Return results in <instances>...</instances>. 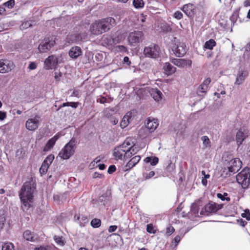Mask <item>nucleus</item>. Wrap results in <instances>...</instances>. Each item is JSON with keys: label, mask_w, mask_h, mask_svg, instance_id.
<instances>
[{"label": "nucleus", "mask_w": 250, "mask_h": 250, "mask_svg": "<svg viewBox=\"0 0 250 250\" xmlns=\"http://www.w3.org/2000/svg\"><path fill=\"white\" fill-rule=\"evenodd\" d=\"M175 231V229L172 226H169L166 229V234L168 236L170 235L171 234H172Z\"/></svg>", "instance_id": "de8ad7c7"}, {"label": "nucleus", "mask_w": 250, "mask_h": 250, "mask_svg": "<svg viewBox=\"0 0 250 250\" xmlns=\"http://www.w3.org/2000/svg\"><path fill=\"white\" fill-rule=\"evenodd\" d=\"M145 162L146 163H150L152 166L156 165L159 161V159L156 157H147L144 160Z\"/></svg>", "instance_id": "c756f323"}, {"label": "nucleus", "mask_w": 250, "mask_h": 250, "mask_svg": "<svg viewBox=\"0 0 250 250\" xmlns=\"http://www.w3.org/2000/svg\"><path fill=\"white\" fill-rule=\"evenodd\" d=\"M31 26V23L29 21H26L22 23L21 26V28H27Z\"/></svg>", "instance_id": "13d9d810"}, {"label": "nucleus", "mask_w": 250, "mask_h": 250, "mask_svg": "<svg viewBox=\"0 0 250 250\" xmlns=\"http://www.w3.org/2000/svg\"><path fill=\"white\" fill-rule=\"evenodd\" d=\"M23 237L25 240L31 242H34L38 238V237L37 235L34 234L33 232L29 230H27L24 232L23 234Z\"/></svg>", "instance_id": "a878e982"}, {"label": "nucleus", "mask_w": 250, "mask_h": 250, "mask_svg": "<svg viewBox=\"0 0 250 250\" xmlns=\"http://www.w3.org/2000/svg\"><path fill=\"white\" fill-rule=\"evenodd\" d=\"M81 48L79 46H73L71 47L69 51V56L73 59H76L82 55Z\"/></svg>", "instance_id": "b1692460"}, {"label": "nucleus", "mask_w": 250, "mask_h": 250, "mask_svg": "<svg viewBox=\"0 0 250 250\" xmlns=\"http://www.w3.org/2000/svg\"><path fill=\"white\" fill-rule=\"evenodd\" d=\"M133 5L136 8H141L144 6L143 0H133Z\"/></svg>", "instance_id": "72a5a7b5"}, {"label": "nucleus", "mask_w": 250, "mask_h": 250, "mask_svg": "<svg viewBox=\"0 0 250 250\" xmlns=\"http://www.w3.org/2000/svg\"><path fill=\"white\" fill-rule=\"evenodd\" d=\"M54 239L55 242L60 246H63L65 244V242L62 239V236H54Z\"/></svg>", "instance_id": "473e14b6"}, {"label": "nucleus", "mask_w": 250, "mask_h": 250, "mask_svg": "<svg viewBox=\"0 0 250 250\" xmlns=\"http://www.w3.org/2000/svg\"><path fill=\"white\" fill-rule=\"evenodd\" d=\"M144 38V34L141 31H134L129 33L127 40L129 44L135 46L142 42Z\"/></svg>", "instance_id": "0eeeda50"}, {"label": "nucleus", "mask_w": 250, "mask_h": 250, "mask_svg": "<svg viewBox=\"0 0 250 250\" xmlns=\"http://www.w3.org/2000/svg\"><path fill=\"white\" fill-rule=\"evenodd\" d=\"M242 216L243 218H246L247 220H250V212L249 209H246L244 213L242 214Z\"/></svg>", "instance_id": "09e8293b"}, {"label": "nucleus", "mask_w": 250, "mask_h": 250, "mask_svg": "<svg viewBox=\"0 0 250 250\" xmlns=\"http://www.w3.org/2000/svg\"><path fill=\"white\" fill-rule=\"evenodd\" d=\"M183 15L180 11H176L173 14V17L177 20H180L183 18Z\"/></svg>", "instance_id": "a18cd8bd"}, {"label": "nucleus", "mask_w": 250, "mask_h": 250, "mask_svg": "<svg viewBox=\"0 0 250 250\" xmlns=\"http://www.w3.org/2000/svg\"><path fill=\"white\" fill-rule=\"evenodd\" d=\"M238 17V14L236 12L233 13L230 17V20L233 25L236 22Z\"/></svg>", "instance_id": "79ce46f5"}, {"label": "nucleus", "mask_w": 250, "mask_h": 250, "mask_svg": "<svg viewBox=\"0 0 250 250\" xmlns=\"http://www.w3.org/2000/svg\"><path fill=\"white\" fill-rule=\"evenodd\" d=\"M11 62L6 60H0V73H5L10 71Z\"/></svg>", "instance_id": "6ab92c4d"}, {"label": "nucleus", "mask_w": 250, "mask_h": 250, "mask_svg": "<svg viewBox=\"0 0 250 250\" xmlns=\"http://www.w3.org/2000/svg\"><path fill=\"white\" fill-rule=\"evenodd\" d=\"M159 123L157 119L148 118L146 123V127L150 132H152L158 127Z\"/></svg>", "instance_id": "a211bd4d"}, {"label": "nucleus", "mask_w": 250, "mask_h": 250, "mask_svg": "<svg viewBox=\"0 0 250 250\" xmlns=\"http://www.w3.org/2000/svg\"><path fill=\"white\" fill-rule=\"evenodd\" d=\"M2 250H14V245L11 243H6L2 245Z\"/></svg>", "instance_id": "58836bf2"}, {"label": "nucleus", "mask_w": 250, "mask_h": 250, "mask_svg": "<svg viewBox=\"0 0 250 250\" xmlns=\"http://www.w3.org/2000/svg\"><path fill=\"white\" fill-rule=\"evenodd\" d=\"M116 50L121 52H126V48L124 45H118L116 46Z\"/></svg>", "instance_id": "4d7b16f0"}, {"label": "nucleus", "mask_w": 250, "mask_h": 250, "mask_svg": "<svg viewBox=\"0 0 250 250\" xmlns=\"http://www.w3.org/2000/svg\"><path fill=\"white\" fill-rule=\"evenodd\" d=\"M242 162L239 158L232 159L228 163L229 173H226L225 177H229L232 174L237 172L242 167Z\"/></svg>", "instance_id": "6e6552de"}, {"label": "nucleus", "mask_w": 250, "mask_h": 250, "mask_svg": "<svg viewBox=\"0 0 250 250\" xmlns=\"http://www.w3.org/2000/svg\"><path fill=\"white\" fill-rule=\"evenodd\" d=\"M111 200V193L109 191H107L99 197L98 202L100 205L105 206L109 205Z\"/></svg>", "instance_id": "dca6fc26"}, {"label": "nucleus", "mask_w": 250, "mask_h": 250, "mask_svg": "<svg viewBox=\"0 0 250 250\" xmlns=\"http://www.w3.org/2000/svg\"><path fill=\"white\" fill-rule=\"evenodd\" d=\"M101 224V221L100 219L95 218L92 220L91 222V225L94 228H99Z\"/></svg>", "instance_id": "f704fd0d"}, {"label": "nucleus", "mask_w": 250, "mask_h": 250, "mask_svg": "<svg viewBox=\"0 0 250 250\" xmlns=\"http://www.w3.org/2000/svg\"><path fill=\"white\" fill-rule=\"evenodd\" d=\"M115 20L111 17L95 21L90 27V31L94 35H100L108 31L115 24Z\"/></svg>", "instance_id": "7ed1b4c3"}, {"label": "nucleus", "mask_w": 250, "mask_h": 250, "mask_svg": "<svg viewBox=\"0 0 250 250\" xmlns=\"http://www.w3.org/2000/svg\"><path fill=\"white\" fill-rule=\"evenodd\" d=\"M182 10L188 17H191L196 13V6L193 4L188 3L183 6Z\"/></svg>", "instance_id": "f3484780"}, {"label": "nucleus", "mask_w": 250, "mask_h": 250, "mask_svg": "<svg viewBox=\"0 0 250 250\" xmlns=\"http://www.w3.org/2000/svg\"><path fill=\"white\" fill-rule=\"evenodd\" d=\"M62 73L61 72H55L54 76L55 79L58 81H60V78L62 76Z\"/></svg>", "instance_id": "6e6d98bb"}, {"label": "nucleus", "mask_w": 250, "mask_h": 250, "mask_svg": "<svg viewBox=\"0 0 250 250\" xmlns=\"http://www.w3.org/2000/svg\"><path fill=\"white\" fill-rule=\"evenodd\" d=\"M248 76V72L247 71H239L237 74L235 84L237 85L242 84Z\"/></svg>", "instance_id": "412c9836"}, {"label": "nucleus", "mask_w": 250, "mask_h": 250, "mask_svg": "<svg viewBox=\"0 0 250 250\" xmlns=\"http://www.w3.org/2000/svg\"><path fill=\"white\" fill-rule=\"evenodd\" d=\"M124 63L126 64L128 66H129L131 62L129 61V58L127 56H125L124 58Z\"/></svg>", "instance_id": "69168bd1"}, {"label": "nucleus", "mask_w": 250, "mask_h": 250, "mask_svg": "<svg viewBox=\"0 0 250 250\" xmlns=\"http://www.w3.org/2000/svg\"><path fill=\"white\" fill-rule=\"evenodd\" d=\"M149 92L155 101H159L162 99L163 94L159 89L152 88L150 90Z\"/></svg>", "instance_id": "bb28decb"}, {"label": "nucleus", "mask_w": 250, "mask_h": 250, "mask_svg": "<svg viewBox=\"0 0 250 250\" xmlns=\"http://www.w3.org/2000/svg\"><path fill=\"white\" fill-rule=\"evenodd\" d=\"M74 218L76 220L79 221V224L80 226H81V227L84 226L85 224L88 222V218H87L86 216L84 215H80V214L75 215L74 216Z\"/></svg>", "instance_id": "c85d7f7f"}, {"label": "nucleus", "mask_w": 250, "mask_h": 250, "mask_svg": "<svg viewBox=\"0 0 250 250\" xmlns=\"http://www.w3.org/2000/svg\"><path fill=\"white\" fill-rule=\"evenodd\" d=\"M92 177L93 178H102L104 177V175L102 174L99 173L97 172H95L93 174Z\"/></svg>", "instance_id": "bf43d9fd"}, {"label": "nucleus", "mask_w": 250, "mask_h": 250, "mask_svg": "<svg viewBox=\"0 0 250 250\" xmlns=\"http://www.w3.org/2000/svg\"><path fill=\"white\" fill-rule=\"evenodd\" d=\"M141 157L139 155H136L132 158L125 166V171H127L131 169L133 167L140 161Z\"/></svg>", "instance_id": "aec40b11"}, {"label": "nucleus", "mask_w": 250, "mask_h": 250, "mask_svg": "<svg viewBox=\"0 0 250 250\" xmlns=\"http://www.w3.org/2000/svg\"><path fill=\"white\" fill-rule=\"evenodd\" d=\"M117 229V226H115V225L110 226L109 227L108 231L109 232H114Z\"/></svg>", "instance_id": "e2e57ef3"}, {"label": "nucleus", "mask_w": 250, "mask_h": 250, "mask_svg": "<svg viewBox=\"0 0 250 250\" xmlns=\"http://www.w3.org/2000/svg\"><path fill=\"white\" fill-rule=\"evenodd\" d=\"M163 70L167 76H170L176 72V68L172 66L169 62H167L164 64Z\"/></svg>", "instance_id": "393cba45"}, {"label": "nucleus", "mask_w": 250, "mask_h": 250, "mask_svg": "<svg viewBox=\"0 0 250 250\" xmlns=\"http://www.w3.org/2000/svg\"><path fill=\"white\" fill-rule=\"evenodd\" d=\"M191 211L194 214L198 213L199 211V206L197 203H193L191 206Z\"/></svg>", "instance_id": "a19ab883"}, {"label": "nucleus", "mask_w": 250, "mask_h": 250, "mask_svg": "<svg viewBox=\"0 0 250 250\" xmlns=\"http://www.w3.org/2000/svg\"><path fill=\"white\" fill-rule=\"evenodd\" d=\"M60 135L56 134L54 137L49 139L47 142L45 146L43 148L44 151H48L52 148L55 145L57 140L59 138Z\"/></svg>", "instance_id": "4be33fe9"}, {"label": "nucleus", "mask_w": 250, "mask_h": 250, "mask_svg": "<svg viewBox=\"0 0 250 250\" xmlns=\"http://www.w3.org/2000/svg\"><path fill=\"white\" fill-rule=\"evenodd\" d=\"M216 45V42L213 39H210L209 41H207L205 44L204 47L206 49L211 50L213 49V47Z\"/></svg>", "instance_id": "7c9ffc66"}, {"label": "nucleus", "mask_w": 250, "mask_h": 250, "mask_svg": "<svg viewBox=\"0 0 250 250\" xmlns=\"http://www.w3.org/2000/svg\"><path fill=\"white\" fill-rule=\"evenodd\" d=\"M76 143V139L72 138L60 151L59 156L65 160L69 159L75 153Z\"/></svg>", "instance_id": "20e7f679"}, {"label": "nucleus", "mask_w": 250, "mask_h": 250, "mask_svg": "<svg viewBox=\"0 0 250 250\" xmlns=\"http://www.w3.org/2000/svg\"><path fill=\"white\" fill-rule=\"evenodd\" d=\"M201 140L203 142L204 145L206 147H207L208 146L209 143H210V141H209V140L208 137L207 136H202L201 137Z\"/></svg>", "instance_id": "37998d69"}, {"label": "nucleus", "mask_w": 250, "mask_h": 250, "mask_svg": "<svg viewBox=\"0 0 250 250\" xmlns=\"http://www.w3.org/2000/svg\"><path fill=\"white\" fill-rule=\"evenodd\" d=\"M55 44V42L53 38H45L40 43L38 46V49L41 53H44L53 47Z\"/></svg>", "instance_id": "9d476101"}, {"label": "nucleus", "mask_w": 250, "mask_h": 250, "mask_svg": "<svg viewBox=\"0 0 250 250\" xmlns=\"http://www.w3.org/2000/svg\"><path fill=\"white\" fill-rule=\"evenodd\" d=\"M112 111H113L112 110H111V109H110L109 108H105L103 111L104 116L106 117H109V116H110V112Z\"/></svg>", "instance_id": "3c124183"}, {"label": "nucleus", "mask_w": 250, "mask_h": 250, "mask_svg": "<svg viewBox=\"0 0 250 250\" xmlns=\"http://www.w3.org/2000/svg\"><path fill=\"white\" fill-rule=\"evenodd\" d=\"M37 63L34 62H31L28 67V68L31 70H35L37 68Z\"/></svg>", "instance_id": "8fccbe9b"}, {"label": "nucleus", "mask_w": 250, "mask_h": 250, "mask_svg": "<svg viewBox=\"0 0 250 250\" xmlns=\"http://www.w3.org/2000/svg\"><path fill=\"white\" fill-rule=\"evenodd\" d=\"M174 167V165L172 164L171 161H169V163L166 169L167 171H171L173 170Z\"/></svg>", "instance_id": "5fc2aeb1"}, {"label": "nucleus", "mask_w": 250, "mask_h": 250, "mask_svg": "<svg viewBox=\"0 0 250 250\" xmlns=\"http://www.w3.org/2000/svg\"><path fill=\"white\" fill-rule=\"evenodd\" d=\"M171 49L174 55L178 57L183 56L187 51L185 43L180 42H177L173 44Z\"/></svg>", "instance_id": "9b49d317"}, {"label": "nucleus", "mask_w": 250, "mask_h": 250, "mask_svg": "<svg viewBox=\"0 0 250 250\" xmlns=\"http://www.w3.org/2000/svg\"><path fill=\"white\" fill-rule=\"evenodd\" d=\"M222 207V204H217L214 202H210L205 206L204 209L206 215H208L209 213H215Z\"/></svg>", "instance_id": "f8f14e48"}, {"label": "nucleus", "mask_w": 250, "mask_h": 250, "mask_svg": "<svg viewBox=\"0 0 250 250\" xmlns=\"http://www.w3.org/2000/svg\"><path fill=\"white\" fill-rule=\"evenodd\" d=\"M144 55L148 58L156 59L160 56V48L155 43H151L144 49Z\"/></svg>", "instance_id": "39448f33"}, {"label": "nucleus", "mask_w": 250, "mask_h": 250, "mask_svg": "<svg viewBox=\"0 0 250 250\" xmlns=\"http://www.w3.org/2000/svg\"><path fill=\"white\" fill-rule=\"evenodd\" d=\"M49 167L48 165L42 163L40 168V173L41 175H44L47 172Z\"/></svg>", "instance_id": "c9c22d12"}, {"label": "nucleus", "mask_w": 250, "mask_h": 250, "mask_svg": "<svg viewBox=\"0 0 250 250\" xmlns=\"http://www.w3.org/2000/svg\"><path fill=\"white\" fill-rule=\"evenodd\" d=\"M36 183L32 180L25 182L20 190L19 196L22 203V208L27 209L33 202L34 193L36 189Z\"/></svg>", "instance_id": "f03ea898"}, {"label": "nucleus", "mask_w": 250, "mask_h": 250, "mask_svg": "<svg viewBox=\"0 0 250 250\" xmlns=\"http://www.w3.org/2000/svg\"><path fill=\"white\" fill-rule=\"evenodd\" d=\"M97 102L101 104H104L106 102V98L102 96L97 99Z\"/></svg>", "instance_id": "680f3d73"}, {"label": "nucleus", "mask_w": 250, "mask_h": 250, "mask_svg": "<svg viewBox=\"0 0 250 250\" xmlns=\"http://www.w3.org/2000/svg\"><path fill=\"white\" fill-rule=\"evenodd\" d=\"M248 136V130L244 128H240L236 134V141L238 145H241Z\"/></svg>", "instance_id": "2eb2a0df"}, {"label": "nucleus", "mask_w": 250, "mask_h": 250, "mask_svg": "<svg viewBox=\"0 0 250 250\" xmlns=\"http://www.w3.org/2000/svg\"><path fill=\"white\" fill-rule=\"evenodd\" d=\"M40 117L36 116L34 118L28 119L25 123L26 128L30 131H34L37 129L40 124Z\"/></svg>", "instance_id": "4468645a"}, {"label": "nucleus", "mask_w": 250, "mask_h": 250, "mask_svg": "<svg viewBox=\"0 0 250 250\" xmlns=\"http://www.w3.org/2000/svg\"><path fill=\"white\" fill-rule=\"evenodd\" d=\"M169 60L172 63L180 68H184L187 65L190 67L192 65V61L190 60L176 59L171 57L169 58Z\"/></svg>", "instance_id": "ddd939ff"}, {"label": "nucleus", "mask_w": 250, "mask_h": 250, "mask_svg": "<svg viewBox=\"0 0 250 250\" xmlns=\"http://www.w3.org/2000/svg\"><path fill=\"white\" fill-rule=\"evenodd\" d=\"M5 220V215L4 211L0 210V229H3Z\"/></svg>", "instance_id": "2f4dec72"}, {"label": "nucleus", "mask_w": 250, "mask_h": 250, "mask_svg": "<svg viewBox=\"0 0 250 250\" xmlns=\"http://www.w3.org/2000/svg\"><path fill=\"white\" fill-rule=\"evenodd\" d=\"M211 80L209 78H208L205 80L203 83L200 85L198 88L197 92L199 94L200 93H206L208 89V84L210 83Z\"/></svg>", "instance_id": "5701e85b"}, {"label": "nucleus", "mask_w": 250, "mask_h": 250, "mask_svg": "<svg viewBox=\"0 0 250 250\" xmlns=\"http://www.w3.org/2000/svg\"><path fill=\"white\" fill-rule=\"evenodd\" d=\"M121 38L119 36L115 37V38L112 39V42L110 43V44H117L120 43L121 42Z\"/></svg>", "instance_id": "603ef678"}, {"label": "nucleus", "mask_w": 250, "mask_h": 250, "mask_svg": "<svg viewBox=\"0 0 250 250\" xmlns=\"http://www.w3.org/2000/svg\"><path fill=\"white\" fill-rule=\"evenodd\" d=\"M35 250H51L50 248L48 247H40L39 248H35Z\"/></svg>", "instance_id": "774afa93"}, {"label": "nucleus", "mask_w": 250, "mask_h": 250, "mask_svg": "<svg viewBox=\"0 0 250 250\" xmlns=\"http://www.w3.org/2000/svg\"><path fill=\"white\" fill-rule=\"evenodd\" d=\"M155 175V172L153 171H150L148 174H147L146 176V179H149Z\"/></svg>", "instance_id": "338daca9"}, {"label": "nucleus", "mask_w": 250, "mask_h": 250, "mask_svg": "<svg viewBox=\"0 0 250 250\" xmlns=\"http://www.w3.org/2000/svg\"><path fill=\"white\" fill-rule=\"evenodd\" d=\"M132 118V113L131 112H128L126 113V115H125L123 119L122 120L120 123V126L122 128H125L126 126H127L129 123L130 122V121L131 120Z\"/></svg>", "instance_id": "cd10ccee"}, {"label": "nucleus", "mask_w": 250, "mask_h": 250, "mask_svg": "<svg viewBox=\"0 0 250 250\" xmlns=\"http://www.w3.org/2000/svg\"><path fill=\"white\" fill-rule=\"evenodd\" d=\"M3 6L7 7L9 9L12 8L15 5V0H9L6 2L4 3Z\"/></svg>", "instance_id": "ea45409f"}, {"label": "nucleus", "mask_w": 250, "mask_h": 250, "mask_svg": "<svg viewBox=\"0 0 250 250\" xmlns=\"http://www.w3.org/2000/svg\"><path fill=\"white\" fill-rule=\"evenodd\" d=\"M146 231L150 233H155V231L154 230V228L152 224H147L146 226Z\"/></svg>", "instance_id": "c03bdc74"}, {"label": "nucleus", "mask_w": 250, "mask_h": 250, "mask_svg": "<svg viewBox=\"0 0 250 250\" xmlns=\"http://www.w3.org/2000/svg\"><path fill=\"white\" fill-rule=\"evenodd\" d=\"M182 238V236L180 235H177L175 237L174 239L173 240L172 243L175 244V247H176L178 243L180 242Z\"/></svg>", "instance_id": "49530a36"}, {"label": "nucleus", "mask_w": 250, "mask_h": 250, "mask_svg": "<svg viewBox=\"0 0 250 250\" xmlns=\"http://www.w3.org/2000/svg\"><path fill=\"white\" fill-rule=\"evenodd\" d=\"M116 170V167L114 165H111L108 168L107 172L109 174H112Z\"/></svg>", "instance_id": "864d4df0"}, {"label": "nucleus", "mask_w": 250, "mask_h": 250, "mask_svg": "<svg viewBox=\"0 0 250 250\" xmlns=\"http://www.w3.org/2000/svg\"><path fill=\"white\" fill-rule=\"evenodd\" d=\"M250 178L249 168L245 167L236 175V181L243 188H245L250 185Z\"/></svg>", "instance_id": "423d86ee"}, {"label": "nucleus", "mask_w": 250, "mask_h": 250, "mask_svg": "<svg viewBox=\"0 0 250 250\" xmlns=\"http://www.w3.org/2000/svg\"><path fill=\"white\" fill-rule=\"evenodd\" d=\"M6 117V112L0 111V120L2 121Z\"/></svg>", "instance_id": "052dcab7"}, {"label": "nucleus", "mask_w": 250, "mask_h": 250, "mask_svg": "<svg viewBox=\"0 0 250 250\" xmlns=\"http://www.w3.org/2000/svg\"><path fill=\"white\" fill-rule=\"evenodd\" d=\"M59 57L56 55L49 56L44 61V68L46 70L55 69L58 64Z\"/></svg>", "instance_id": "1a4fd4ad"}, {"label": "nucleus", "mask_w": 250, "mask_h": 250, "mask_svg": "<svg viewBox=\"0 0 250 250\" xmlns=\"http://www.w3.org/2000/svg\"><path fill=\"white\" fill-rule=\"evenodd\" d=\"M138 151L130 138H127L124 143L116 147L113 151V155L116 160H126Z\"/></svg>", "instance_id": "f257e3e1"}, {"label": "nucleus", "mask_w": 250, "mask_h": 250, "mask_svg": "<svg viewBox=\"0 0 250 250\" xmlns=\"http://www.w3.org/2000/svg\"><path fill=\"white\" fill-rule=\"evenodd\" d=\"M228 195V193L226 192H224L223 194L218 193L217 194V197L222 201L226 200L227 201H229L230 199L229 197L227 196Z\"/></svg>", "instance_id": "e433bc0d"}, {"label": "nucleus", "mask_w": 250, "mask_h": 250, "mask_svg": "<svg viewBox=\"0 0 250 250\" xmlns=\"http://www.w3.org/2000/svg\"><path fill=\"white\" fill-rule=\"evenodd\" d=\"M6 13V10L4 8V6L3 4L1 6H0V15H5Z\"/></svg>", "instance_id": "0e129e2a"}, {"label": "nucleus", "mask_w": 250, "mask_h": 250, "mask_svg": "<svg viewBox=\"0 0 250 250\" xmlns=\"http://www.w3.org/2000/svg\"><path fill=\"white\" fill-rule=\"evenodd\" d=\"M54 159V156L52 154L48 155L44 160L43 163L48 165L49 166L51 165L52 161Z\"/></svg>", "instance_id": "4c0bfd02"}]
</instances>
